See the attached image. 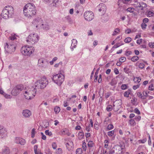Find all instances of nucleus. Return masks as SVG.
Listing matches in <instances>:
<instances>
[{
  "mask_svg": "<svg viewBox=\"0 0 154 154\" xmlns=\"http://www.w3.org/2000/svg\"><path fill=\"white\" fill-rule=\"evenodd\" d=\"M129 69L127 67H125L124 68V71L126 73H128L129 72Z\"/></svg>",
  "mask_w": 154,
  "mask_h": 154,
  "instance_id": "nucleus-58",
  "label": "nucleus"
},
{
  "mask_svg": "<svg viewBox=\"0 0 154 154\" xmlns=\"http://www.w3.org/2000/svg\"><path fill=\"white\" fill-rule=\"evenodd\" d=\"M35 128H33L32 130L31 131V137L32 138L34 137H35Z\"/></svg>",
  "mask_w": 154,
  "mask_h": 154,
  "instance_id": "nucleus-48",
  "label": "nucleus"
},
{
  "mask_svg": "<svg viewBox=\"0 0 154 154\" xmlns=\"http://www.w3.org/2000/svg\"><path fill=\"white\" fill-rule=\"evenodd\" d=\"M39 40V37L37 34L32 33L29 35L26 40L28 44L33 45L37 42Z\"/></svg>",
  "mask_w": 154,
  "mask_h": 154,
  "instance_id": "nucleus-7",
  "label": "nucleus"
},
{
  "mask_svg": "<svg viewBox=\"0 0 154 154\" xmlns=\"http://www.w3.org/2000/svg\"><path fill=\"white\" fill-rule=\"evenodd\" d=\"M18 150L17 149L15 148L13 149L11 154H17L18 152Z\"/></svg>",
  "mask_w": 154,
  "mask_h": 154,
  "instance_id": "nucleus-40",
  "label": "nucleus"
},
{
  "mask_svg": "<svg viewBox=\"0 0 154 154\" xmlns=\"http://www.w3.org/2000/svg\"><path fill=\"white\" fill-rule=\"evenodd\" d=\"M149 46L151 48H154V42H149L148 44Z\"/></svg>",
  "mask_w": 154,
  "mask_h": 154,
  "instance_id": "nucleus-54",
  "label": "nucleus"
},
{
  "mask_svg": "<svg viewBox=\"0 0 154 154\" xmlns=\"http://www.w3.org/2000/svg\"><path fill=\"white\" fill-rule=\"evenodd\" d=\"M153 85V84H151L149 87V89L150 91H153L154 90Z\"/></svg>",
  "mask_w": 154,
  "mask_h": 154,
  "instance_id": "nucleus-55",
  "label": "nucleus"
},
{
  "mask_svg": "<svg viewBox=\"0 0 154 154\" xmlns=\"http://www.w3.org/2000/svg\"><path fill=\"white\" fill-rule=\"evenodd\" d=\"M62 64H63L62 62V61H60L58 63H56L54 65V67L56 68H57L59 67V65H62Z\"/></svg>",
  "mask_w": 154,
  "mask_h": 154,
  "instance_id": "nucleus-50",
  "label": "nucleus"
},
{
  "mask_svg": "<svg viewBox=\"0 0 154 154\" xmlns=\"http://www.w3.org/2000/svg\"><path fill=\"white\" fill-rule=\"evenodd\" d=\"M14 13V9L11 6H6L3 10L2 16L5 19H7L12 17Z\"/></svg>",
  "mask_w": 154,
  "mask_h": 154,
  "instance_id": "nucleus-3",
  "label": "nucleus"
},
{
  "mask_svg": "<svg viewBox=\"0 0 154 154\" xmlns=\"http://www.w3.org/2000/svg\"><path fill=\"white\" fill-rule=\"evenodd\" d=\"M114 72L115 74L116 75H117L119 73L118 69L116 68H115L114 69Z\"/></svg>",
  "mask_w": 154,
  "mask_h": 154,
  "instance_id": "nucleus-63",
  "label": "nucleus"
},
{
  "mask_svg": "<svg viewBox=\"0 0 154 154\" xmlns=\"http://www.w3.org/2000/svg\"><path fill=\"white\" fill-rule=\"evenodd\" d=\"M154 16V13L151 11H148L147 16L148 17H151Z\"/></svg>",
  "mask_w": 154,
  "mask_h": 154,
  "instance_id": "nucleus-27",
  "label": "nucleus"
},
{
  "mask_svg": "<svg viewBox=\"0 0 154 154\" xmlns=\"http://www.w3.org/2000/svg\"><path fill=\"white\" fill-rule=\"evenodd\" d=\"M125 60L126 58L124 57H122L119 58V61L121 62H123Z\"/></svg>",
  "mask_w": 154,
  "mask_h": 154,
  "instance_id": "nucleus-52",
  "label": "nucleus"
},
{
  "mask_svg": "<svg viewBox=\"0 0 154 154\" xmlns=\"http://www.w3.org/2000/svg\"><path fill=\"white\" fill-rule=\"evenodd\" d=\"M139 59V57L137 56H134L131 58V60L133 62H135Z\"/></svg>",
  "mask_w": 154,
  "mask_h": 154,
  "instance_id": "nucleus-30",
  "label": "nucleus"
},
{
  "mask_svg": "<svg viewBox=\"0 0 154 154\" xmlns=\"http://www.w3.org/2000/svg\"><path fill=\"white\" fill-rule=\"evenodd\" d=\"M126 11L131 13H133L134 11V9L133 8H129L127 9Z\"/></svg>",
  "mask_w": 154,
  "mask_h": 154,
  "instance_id": "nucleus-31",
  "label": "nucleus"
},
{
  "mask_svg": "<svg viewBox=\"0 0 154 154\" xmlns=\"http://www.w3.org/2000/svg\"><path fill=\"white\" fill-rule=\"evenodd\" d=\"M113 127V126L112 124H109L107 126V129L108 130H109L112 129Z\"/></svg>",
  "mask_w": 154,
  "mask_h": 154,
  "instance_id": "nucleus-39",
  "label": "nucleus"
},
{
  "mask_svg": "<svg viewBox=\"0 0 154 154\" xmlns=\"http://www.w3.org/2000/svg\"><path fill=\"white\" fill-rule=\"evenodd\" d=\"M127 86L126 84H122L121 86V88L123 90H125L127 89Z\"/></svg>",
  "mask_w": 154,
  "mask_h": 154,
  "instance_id": "nucleus-44",
  "label": "nucleus"
},
{
  "mask_svg": "<svg viewBox=\"0 0 154 154\" xmlns=\"http://www.w3.org/2000/svg\"><path fill=\"white\" fill-rule=\"evenodd\" d=\"M130 94V91L128 90L125 92L124 94V96L125 97H129V95Z\"/></svg>",
  "mask_w": 154,
  "mask_h": 154,
  "instance_id": "nucleus-35",
  "label": "nucleus"
},
{
  "mask_svg": "<svg viewBox=\"0 0 154 154\" xmlns=\"http://www.w3.org/2000/svg\"><path fill=\"white\" fill-rule=\"evenodd\" d=\"M122 149L121 146L119 145L114 146L110 151L109 154H121L122 152Z\"/></svg>",
  "mask_w": 154,
  "mask_h": 154,
  "instance_id": "nucleus-9",
  "label": "nucleus"
},
{
  "mask_svg": "<svg viewBox=\"0 0 154 154\" xmlns=\"http://www.w3.org/2000/svg\"><path fill=\"white\" fill-rule=\"evenodd\" d=\"M47 64L48 62L43 59H40L38 60V64L41 67H45Z\"/></svg>",
  "mask_w": 154,
  "mask_h": 154,
  "instance_id": "nucleus-17",
  "label": "nucleus"
},
{
  "mask_svg": "<svg viewBox=\"0 0 154 154\" xmlns=\"http://www.w3.org/2000/svg\"><path fill=\"white\" fill-rule=\"evenodd\" d=\"M5 49L7 53L11 54L15 51L16 46L14 45L9 44L6 43L5 44Z\"/></svg>",
  "mask_w": 154,
  "mask_h": 154,
  "instance_id": "nucleus-8",
  "label": "nucleus"
},
{
  "mask_svg": "<svg viewBox=\"0 0 154 154\" xmlns=\"http://www.w3.org/2000/svg\"><path fill=\"white\" fill-rule=\"evenodd\" d=\"M34 48L31 46H24L21 49V52L24 55L30 56L34 52Z\"/></svg>",
  "mask_w": 154,
  "mask_h": 154,
  "instance_id": "nucleus-5",
  "label": "nucleus"
},
{
  "mask_svg": "<svg viewBox=\"0 0 154 154\" xmlns=\"http://www.w3.org/2000/svg\"><path fill=\"white\" fill-rule=\"evenodd\" d=\"M23 85H17L12 90L11 94L14 96L17 95L23 90Z\"/></svg>",
  "mask_w": 154,
  "mask_h": 154,
  "instance_id": "nucleus-10",
  "label": "nucleus"
},
{
  "mask_svg": "<svg viewBox=\"0 0 154 154\" xmlns=\"http://www.w3.org/2000/svg\"><path fill=\"white\" fill-rule=\"evenodd\" d=\"M84 17L85 20L90 21L92 20L94 18V14L91 11H86L84 14Z\"/></svg>",
  "mask_w": 154,
  "mask_h": 154,
  "instance_id": "nucleus-11",
  "label": "nucleus"
},
{
  "mask_svg": "<svg viewBox=\"0 0 154 154\" xmlns=\"http://www.w3.org/2000/svg\"><path fill=\"white\" fill-rule=\"evenodd\" d=\"M72 44H71V46L74 48H75L76 46L77 41L75 39H72Z\"/></svg>",
  "mask_w": 154,
  "mask_h": 154,
  "instance_id": "nucleus-25",
  "label": "nucleus"
},
{
  "mask_svg": "<svg viewBox=\"0 0 154 154\" xmlns=\"http://www.w3.org/2000/svg\"><path fill=\"white\" fill-rule=\"evenodd\" d=\"M22 115L25 118H29L32 115V112L28 109L24 110L23 111Z\"/></svg>",
  "mask_w": 154,
  "mask_h": 154,
  "instance_id": "nucleus-16",
  "label": "nucleus"
},
{
  "mask_svg": "<svg viewBox=\"0 0 154 154\" xmlns=\"http://www.w3.org/2000/svg\"><path fill=\"white\" fill-rule=\"evenodd\" d=\"M52 79L54 83L58 85H60L64 80V76L61 73L58 74L54 75Z\"/></svg>",
  "mask_w": 154,
  "mask_h": 154,
  "instance_id": "nucleus-6",
  "label": "nucleus"
},
{
  "mask_svg": "<svg viewBox=\"0 0 154 154\" xmlns=\"http://www.w3.org/2000/svg\"><path fill=\"white\" fill-rule=\"evenodd\" d=\"M3 96L6 98H11V96L10 95L6 94L5 93L3 95Z\"/></svg>",
  "mask_w": 154,
  "mask_h": 154,
  "instance_id": "nucleus-57",
  "label": "nucleus"
},
{
  "mask_svg": "<svg viewBox=\"0 0 154 154\" xmlns=\"http://www.w3.org/2000/svg\"><path fill=\"white\" fill-rule=\"evenodd\" d=\"M110 95H111L110 93L109 92H108L107 93L105 94V98H108V97H109V96Z\"/></svg>",
  "mask_w": 154,
  "mask_h": 154,
  "instance_id": "nucleus-59",
  "label": "nucleus"
},
{
  "mask_svg": "<svg viewBox=\"0 0 154 154\" xmlns=\"http://www.w3.org/2000/svg\"><path fill=\"white\" fill-rule=\"evenodd\" d=\"M48 83V80L45 76L37 80L35 83L34 88L37 89H43L45 88Z\"/></svg>",
  "mask_w": 154,
  "mask_h": 154,
  "instance_id": "nucleus-2",
  "label": "nucleus"
},
{
  "mask_svg": "<svg viewBox=\"0 0 154 154\" xmlns=\"http://www.w3.org/2000/svg\"><path fill=\"white\" fill-rule=\"evenodd\" d=\"M7 134V131L6 129L0 125V136L3 137H6Z\"/></svg>",
  "mask_w": 154,
  "mask_h": 154,
  "instance_id": "nucleus-14",
  "label": "nucleus"
},
{
  "mask_svg": "<svg viewBox=\"0 0 154 154\" xmlns=\"http://www.w3.org/2000/svg\"><path fill=\"white\" fill-rule=\"evenodd\" d=\"M88 145L89 147H93L94 146L93 142L92 141H89L88 143Z\"/></svg>",
  "mask_w": 154,
  "mask_h": 154,
  "instance_id": "nucleus-46",
  "label": "nucleus"
},
{
  "mask_svg": "<svg viewBox=\"0 0 154 154\" xmlns=\"http://www.w3.org/2000/svg\"><path fill=\"white\" fill-rule=\"evenodd\" d=\"M106 109L108 111H111L113 109L112 106L111 105H109L106 107Z\"/></svg>",
  "mask_w": 154,
  "mask_h": 154,
  "instance_id": "nucleus-36",
  "label": "nucleus"
},
{
  "mask_svg": "<svg viewBox=\"0 0 154 154\" xmlns=\"http://www.w3.org/2000/svg\"><path fill=\"white\" fill-rule=\"evenodd\" d=\"M140 86L139 84H138L137 85H134L133 87V89L135 90L136 89H137V88H138Z\"/></svg>",
  "mask_w": 154,
  "mask_h": 154,
  "instance_id": "nucleus-60",
  "label": "nucleus"
},
{
  "mask_svg": "<svg viewBox=\"0 0 154 154\" xmlns=\"http://www.w3.org/2000/svg\"><path fill=\"white\" fill-rule=\"evenodd\" d=\"M73 145L72 142L70 141H69L66 143V146L69 149H70L71 148L73 147Z\"/></svg>",
  "mask_w": 154,
  "mask_h": 154,
  "instance_id": "nucleus-22",
  "label": "nucleus"
},
{
  "mask_svg": "<svg viewBox=\"0 0 154 154\" xmlns=\"http://www.w3.org/2000/svg\"><path fill=\"white\" fill-rule=\"evenodd\" d=\"M109 15L107 14H105L102 16L101 17V20L103 23L106 22L109 20Z\"/></svg>",
  "mask_w": 154,
  "mask_h": 154,
  "instance_id": "nucleus-19",
  "label": "nucleus"
},
{
  "mask_svg": "<svg viewBox=\"0 0 154 154\" xmlns=\"http://www.w3.org/2000/svg\"><path fill=\"white\" fill-rule=\"evenodd\" d=\"M34 150L35 154H38V153L37 151L38 146L37 145H35L34 147Z\"/></svg>",
  "mask_w": 154,
  "mask_h": 154,
  "instance_id": "nucleus-43",
  "label": "nucleus"
},
{
  "mask_svg": "<svg viewBox=\"0 0 154 154\" xmlns=\"http://www.w3.org/2000/svg\"><path fill=\"white\" fill-rule=\"evenodd\" d=\"M15 141L17 143L23 145H24L26 143V141L24 139L20 137H16Z\"/></svg>",
  "mask_w": 154,
  "mask_h": 154,
  "instance_id": "nucleus-18",
  "label": "nucleus"
},
{
  "mask_svg": "<svg viewBox=\"0 0 154 154\" xmlns=\"http://www.w3.org/2000/svg\"><path fill=\"white\" fill-rule=\"evenodd\" d=\"M147 26V25L144 23H143L141 24V27L142 28L144 29H145Z\"/></svg>",
  "mask_w": 154,
  "mask_h": 154,
  "instance_id": "nucleus-51",
  "label": "nucleus"
},
{
  "mask_svg": "<svg viewBox=\"0 0 154 154\" xmlns=\"http://www.w3.org/2000/svg\"><path fill=\"white\" fill-rule=\"evenodd\" d=\"M139 2H136L134 5V6L136 8H139Z\"/></svg>",
  "mask_w": 154,
  "mask_h": 154,
  "instance_id": "nucleus-61",
  "label": "nucleus"
},
{
  "mask_svg": "<svg viewBox=\"0 0 154 154\" xmlns=\"http://www.w3.org/2000/svg\"><path fill=\"white\" fill-rule=\"evenodd\" d=\"M120 29L119 28H116L114 31L112 35H115L118 34L119 32Z\"/></svg>",
  "mask_w": 154,
  "mask_h": 154,
  "instance_id": "nucleus-34",
  "label": "nucleus"
},
{
  "mask_svg": "<svg viewBox=\"0 0 154 154\" xmlns=\"http://www.w3.org/2000/svg\"><path fill=\"white\" fill-rule=\"evenodd\" d=\"M78 137L79 140H81L84 137V134L82 131L79 132L78 134Z\"/></svg>",
  "mask_w": 154,
  "mask_h": 154,
  "instance_id": "nucleus-24",
  "label": "nucleus"
},
{
  "mask_svg": "<svg viewBox=\"0 0 154 154\" xmlns=\"http://www.w3.org/2000/svg\"><path fill=\"white\" fill-rule=\"evenodd\" d=\"M145 66L144 64L143 63H141L139 64L138 66L139 68L141 69H143L144 68Z\"/></svg>",
  "mask_w": 154,
  "mask_h": 154,
  "instance_id": "nucleus-53",
  "label": "nucleus"
},
{
  "mask_svg": "<svg viewBox=\"0 0 154 154\" xmlns=\"http://www.w3.org/2000/svg\"><path fill=\"white\" fill-rule=\"evenodd\" d=\"M52 148L54 149H55L57 148V145L55 143H53L52 144Z\"/></svg>",
  "mask_w": 154,
  "mask_h": 154,
  "instance_id": "nucleus-64",
  "label": "nucleus"
},
{
  "mask_svg": "<svg viewBox=\"0 0 154 154\" xmlns=\"http://www.w3.org/2000/svg\"><path fill=\"white\" fill-rule=\"evenodd\" d=\"M34 24L36 27L37 29H40L43 26V24L42 23V20L38 18L35 19L34 21Z\"/></svg>",
  "mask_w": 154,
  "mask_h": 154,
  "instance_id": "nucleus-13",
  "label": "nucleus"
},
{
  "mask_svg": "<svg viewBox=\"0 0 154 154\" xmlns=\"http://www.w3.org/2000/svg\"><path fill=\"white\" fill-rule=\"evenodd\" d=\"M10 151L9 147H5L2 150L1 154H10Z\"/></svg>",
  "mask_w": 154,
  "mask_h": 154,
  "instance_id": "nucleus-20",
  "label": "nucleus"
},
{
  "mask_svg": "<svg viewBox=\"0 0 154 154\" xmlns=\"http://www.w3.org/2000/svg\"><path fill=\"white\" fill-rule=\"evenodd\" d=\"M9 38L11 40H14L16 38V35L14 34H11Z\"/></svg>",
  "mask_w": 154,
  "mask_h": 154,
  "instance_id": "nucleus-33",
  "label": "nucleus"
},
{
  "mask_svg": "<svg viewBox=\"0 0 154 154\" xmlns=\"http://www.w3.org/2000/svg\"><path fill=\"white\" fill-rule=\"evenodd\" d=\"M97 8H98L99 11V12H103V13H105L106 10V6L103 3L100 4L99 5L97 6Z\"/></svg>",
  "mask_w": 154,
  "mask_h": 154,
  "instance_id": "nucleus-15",
  "label": "nucleus"
},
{
  "mask_svg": "<svg viewBox=\"0 0 154 154\" xmlns=\"http://www.w3.org/2000/svg\"><path fill=\"white\" fill-rule=\"evenodd\" d=\"M36 12L35 7L33 3H28L24 7V14L27 18H31L36 14Z\"/></svg>",
  "mask_w": 154,
  "mask_h": 154,
  "instance_id": "nucleus-1",
  "label": "nucleus"
},
{
  "mask_svg": "<svg viewBox=\"0 0 154 154\" xmlns=\"http://www.w3.org/2000/svg\"><path fill=\"white\" fill-rule=\"evenodd\" d=\"M139 8H141V9L142 10H143V8H145L147 6L146 4L143 2H139Z\"/></svg>",
  "mask_w": 154,
  "mask_h": 154,
  "instance_id": "nucleus-23",
  "label": "nucleus"
},
{
  "mask_svg": "<svg viewBox=\"0 0 154 154\" xmlns=\"http://www.w3.org/2000/svg\"><path fill=\"white\" fill-rule=\"evenodd\" d=\"M45 133L46 135H48L49 136H51L52 135L51 132L49 131L48 130H46L45 131Z\"/></svg>",
  "mask_w": 154,
  "mask_h": 154,
  "instance_id": "nucleus-45",
  "label": "nucleus"
},
{
  "mask_svg": "<svg viewBox=\"0 0 154 154\" xmlns=\"http://www.w3.org/2000/svg\"><path fill=\"white\" fill-rule=\"evenodd\" d=\"M114 134V131H111L108 132V135L109 137H112L113 136Z\"/></svg>",
  "mask_w": 154,
  "mask_h": 154,
  "instance_id": "nucleus-38",
  "label": "nucleus"
},
{
  "mask_svg": "<svg viewBox=\"0 0 154 154\" xmlns=\"http://www.w3.org/2000/svg\"><path fill=\"white\" fill-rule=\"evenodd\" d=\"M76 154H81L82 153V150L81 148H78L76 150Z\"/></svg>",
  "mask_w": 154,
  "mask_h": 154,
  "instance_id": "nucleus-37",
  "label": "nucleus"
},
{
  "mask_svg": "<svg viewBox=\"0 0 154 154\" xmlns=\"http://www.w3.org/2000/svg\"><path fill=\"white\" fill-rule=\"evenodd\" d=\"M36 91L34 87L28 89L25 92L24 95L26 98L29 100L32 99L35 96Z\"/></svg>",
  "mask_w": 154,
  "mask_h": 154,
  "instance_id": "nucleus-4",
  "label": "nucleus"
},
{
  "mask_svg": "<svg viewBox=\"0 0 154 154\" xmlns=\"http://www.w3.org/2000/svg\"><path fill=\"white\" fill-rule=\"evenodd\" d=\"M104 143H105L104 147L105 148H106L108 146L109 141L107 140H104Z\"/></svg>",
  "mask_w": 154,
  "mask_h": 154,
  "instance_id": "nucleus-49",
  "label": "nucleus"
},
{
  "mask_svg": "<svg viewBox=\"0 0 154 154\" xmlns=\"http://www.w3.org/2000/svg\"><path fill=\"white\" fill-rule=\"evenodd\" d=\"M116 84V83L115 82V81L112 80L110 83V84L112 86H114Z\"/></svg>",
  "mask_w": 154,
  "mask_h": 154,
  "instance_id": "nucleus-56",
  "label": "nucleus"
},
{
  "mask_svg": "<svg viewBox=\"0 0 154 154\" xmlns=\"http://www.w3.org/2000/svg\"><path fill=\"white\" fill-rule=\"evenodd\" d=\"M129 123L131 126H134L136 125V122L133 119H131L129 121Z\"/></svg>",
  "mask_w": 154,
  "mask_h": 154,
  "instance_id": "nucleus-29",
  "label": "nucleus"
},
{
  "mask_svg": "<svg viewBox=\"0 0 154 154\" xmlns=\"http://www.w3.org/2000/svg\"><path fill=\"white\" fill-rule=\"evenodd\" d=\"M137 95L140 98L142 99H145V98L142 95V93L140 92H138L137 93Z\"/></svg>",
  "mask_w": 154,
  "mask_h": 154,
  "instance_id": "nucleus-41",
  "label": "nucleus"
},
{
  "mask_svg": "<svg viewBox=\"0 0 154 154\" xmlns=\"http://www.w3.org/2000/svg\"><path fill=\"white\" fill-rule=\"evenodd\" d=\"M43 1L47 3L51 2L52 3L55 4V5H53L54 6H55L57 5V3H58V0H43Z\"/></svg>",
  "mask_w": 154,
  "mask_h": 154,
  "instance_id": "nucleus-21",
  "label": "nucleus"
},
{
  "mask_svg": "<svg viewBox=\"0 0 154 154\" xmlns=\"http://www.w3.org/2000/svg\"><path fill=\"white\" fill-rule=\"evenodd\" d=\"M41 29H43V30H48L49 29V26L47 24H43V26H42Z\"/></svg>",
  "mask_w": 154,
  "mask_h": 154,
  "instance_id": "nucleus-26",
  "label": "nucleus"
},
{
  "mask_svg": "<svg viewBox=\"0 0 154 154\" xmlns=\"http://www.w3.org/2000/svg\"><path fill=\"white\" fill-rule=\"evenodd\" d=\"M82 148L83 150L85 151L86 148V144L85 142H83L82 145Z\"/></svg>",
  "mask_w": 154,
  "mask_h": 154,
  "instance_id": "nucleus-47",
  "label": "nucleus"
},
{
  "mask_svg": "<svg viewBox=\"0 0 154 154\" xmlns=\"http://www.w3.org/2000/svg\"><path fill=\"white\" fill-rule=\"evenodd\" d=\"M133 80H134V82H137L139 83L140 82V81H141V79L140 77H136V78H134V79Z\"/></svg>",
  "mask_w": 154,
  "mask_h": 154,
  "instance_id": "nucleus-32",
  "label": "nucleus"
},
{
  "mask_svg": "<svg viewBox=\"0 0 154 154\" xmlns=\"http://www.w3.org/2000/svg\"><path fill=\"white\" fill-rule=\"evenodd\" d=\"M60 109L59 107L56 106L54 108V111L56 114L58 113L60 111Z\"/></svg>",
  "mask_w": 154,
  "mask_h": 154,
  "instance_id": "nucleus-28",
  "label": "nucleus"
},
{
  "mask_svg": "<svg viewBox=\"0 0 154 154\" xmlns=\"http://www.w3.org/2000/svg\"><path fill=\"white\" fill-rule=\"evenodd\" d=\"M131 38L130 37H127L125 38L124 41L125 43H129L131 41Z\"/></svg>",
  "mask_w": 154,
  "mask_h": 154,
  "instance_id": "nucleus-42",
  "label": "nucleus"
},
{
  "mask_svg": "<svg viewBox=\"0 0 154 154\" xmlns=\"http://www.w3.org/2000/svg\"><path fill=\"white\" fill-rule=\"evenodd\" d=\"M132 53V52L130 51H126L125 53V55L127 56H128L131 55Z\"/></svg>",
  "mask_w": 154,
  "mask_h": 154,
  "instance_id": "nucleus-62",
  "label": "nucleus"
},
{
  "mask_svg": "<svg viewBox=\"0 0 154 154\" xmlns=\"http://www.w3.org/2000/svg\"><path fill=\"white\" fill-rule=\"evenodd\" d=\"M122 101L121 100H116L114 103L113 109L115 111L117 112L119 110L121 107Z\"/></svg>",
  "mask_w": 154,
  "mask_h": 154,
  "instance_id": "nucleus-12",
  "label": "nucleus"
}]
</instances>
